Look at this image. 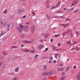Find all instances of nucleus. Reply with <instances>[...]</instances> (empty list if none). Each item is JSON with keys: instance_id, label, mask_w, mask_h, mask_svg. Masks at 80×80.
<instances>
[{"instance_id": "nucleus-1", "label": "nucleus", "mask_w": 80, "mask_h": 80, "mask_svg": "<svg viewBox=\"0 0 80 80\" xmlns=\"http://www.w3.org/2000/svg\"><path fill=\"white\" fill-rule=\"evenodd\" d=\"M55 71H50L48 72V71H46L42 74V76L43 77H45V76H51V75H53L55 73Z\"/></svg>"}, {"instance_id": "nucleus-2", "label": "nucleus", "mask_w": 80, "mask_h": 80, "mask_svg": "<svg viewBox=\"0 0 80 80\" xmlns=\"http://www.w3.org/2000/svg\"><path fill=\"white\" fill-rule=\"evenodd\" d=\"M20 29L22 30H25L26 32H28L30 31V29L28 28V26H24L23 25H21L19 26Z\"/></svg>"}, {"instance_id": "nucleus-3", "label": "nucleus", "mask_w": 80, "mask_h": 80, "mask_svg": "<svg viewBox=\"0 0 80 80\" xmlns=\"http://www.w3.org/2000/svg\"><path fill=\"white\" fill-rule=\"evenodd\" d=\"M6 27H7L8 30H9L11 28H13L14 25L13 23H11L10 24H7V23H6Z\"/></svg>"}, {"instance_id": "nucleus-4", "label": "nucleus", "mask_w": 80, "mask_h": 80, "mask_svg": "<svg viewBox=\"0 0 80 80\" xmlns=\"http://www.w3.org/2000/svg\"><path fill=\"white\" fill-rule=\"evenodd\" d=\"M0 25H3L4 27H7L6 22L3 20H0Z\"/></svg>"}, {"instance_id": "nucleus-5", "label": "nucleus", "mask_w": 80, "mask_h": 80, "mask_svg": "<svg viewBox=\"0 0 80 80\" xmlns=\"http://www.w3.org/2000/svg\"><path fill=\"white\" fill-rule=\"evenodd\" d=\"M60 3H61V1L58 2L56 6H54L52 7V9H54V8H58V7H59Z\"/></svg>"}, {"instance_id": "nucleus-6", "label": "nucleus", "mask_w": 80, "mask_h": 80, "mask_svg": "<svg viewBox=\"0 0 80 80\" xmlns=\"http://www.w3.org/2000/svg\"><path fill=\"white\" fill-rule=\"evenodd\" d=\"M35 30V26L34 25L32 26L31 29V33H33Z\"/></svg>"}, {"instance_id": "nucleus-7", "label": "nucleus", "mask_w": 80, "mask_h": 80, "mask_svg": "<svg viewBox=\"0 0 80 80\" xmlns=\"http://www.w3.org/2000/svg\"><path fill=\"white\" fill-rule=\"evenodd\" d=\"M78 3V0H74L72 2V4L70 5V7H72V6H74V5L77 4Z\"/></svg>"}, {"instance_id": "nucleus-8", "label": "nucleus", "mask_w": 80, "mask_h": 80, "mask_svg": "<svg viewBox=\"0 0 80 80\" xmlns=\"http://www.w3.org/2000/svg\"><path fill=\"white\" fill-rule=\"evenodd\" d=\"M25 9H20L18 11V13L19 14H20L21 13H22L23 12H24Z\"/></svg>"}, {"instance_id": "nucleus-9", "label": "nucleus", "mask_w": 80, "mask_h": 80, "mask_svg": "<svg viewBox=\"0 0 80 80\" xmlns=\"http://www.w3.org/2000/svg\"><path fill=\"white\" fill-rule=\"evenodd\" d=\"M77 79L78 80H80V72H78V73L77 77Z\"/></svg>"}, {"instance_id": "nucleus-10", "label": "nucleus", "mask_w": 80, "mask_h": 80, "mask_svg": "<svg viewBox=\"0 0 80 80\" xmlns=\"http://www.w3.org/2000/svg\"><path fill=\"white\" fill-rule=\"evenodd\" d=\"M65 69V68H58V72H60V71H61V72H62L63 71V70Z\"/></svg>"}, {"instance_id": "nucleus-11", "label": "nucleus", "mask_w": 80, "mask_h": 80, "mask_svg": "<svg viewBox=\"0 0 80 80\" xmlns=\"http://www.w3.org/2000/svg\"><path fill=\"white\" fill-rule=\"evenodd\" d=\"M16 29L18 30V31L19 32H20V33H22V30L20 29L19 27H16Z\"/></svg>"}, {"instance_id": "nucleus-12", "label": "nucleus", "mask_w": 80, "mask_h": 80, "mask_svg": "<svg viewBox=\"0 0 80 80\" xmlns=\"http://www.w3.org/2000/svg\"><path fill=\"white\" fill-rule=\"evenodd\" d=\"M22 52H29V50L28 49H22Z\"/></svg>"}, {"instance_id": "nucleus-13", "label": "nucleus", "mask_w": 80, "mask_h": 80, "mask_svg": "<svg viewBox=\"0 0 80 80\" xmlns=\"http://www.w3.org/2000/svg\"><path fill=\"white\" fill-rule=\"evenodd\" d=\"M54 57L56 58H59L60 55L56 53L54 55Z\"/></svg>"}, {"instance_id": "nucleus-14", "label": "nucleus", "mask_w": 80, "mask_h": 80, "mask_svg": "<svg viewBox=\"0 0 80 80\" xmlns=\"http://www.w3.org/2000/svg\"><path fill=\"white\" fill-rule=\"evenodd\" d=\"M43 45H39L38 47V49L40 50V49H42V48H43Z\"/></svg>"}, {"instance_id": "nucleus-15", "label": "nucleus", "mask_w": 80, "mask_h": 80, "mask_svg": "<svg viewBox=\"0 0 80 80\" xmlns=\"http://www.w3.org/2000/svg\"><path fill=\"white\" fill-rule=\"evenodd\" d=\"M23 42L24 43H30V41H25V40H23Z\"/></svg>"}, {"instance_id": "nucleus-16", "label": "nucleus", "mask_w": 80, "mask_h": 80, "mask_svg": "<svg viewBox=\"0 0 80 80\" xmlns=\"http://www.w3.org/2000/svg\"><path fill=\"white\" fill-rule=\"evenodd\" d=\"M47 66L44 65L43 66V70H47Z\"/></svg>"}, {"instance_id": "nucleus-17", "label": "nucleus", "mask_w": 80, "mask_h": 80, "mask_svg": "<svg viewBox=\"0 0 80 80\" xmlns=\"http://www.w3.org/2000/svg\"><path fill=\"white\" fill-rule=\"evenodd\" d=\"M67 44H68L69 45H72V43H71V41L70 40L67 42Z\"/></svg>"}, {"instance_id": "nucleus-18", "label": "nucleus", "mask_w": 80, "mask_h": 80, "mask_svg": "<svg viewBox=\"0 0 80 80\" xmlns=\"http://www.w3.org/2000/svg\"><path fill=\"white\" fill-rule=\"evenodd\" d=\"M19 68H18V67H17L15 69L14 71H15V72H18V70Z\"/></svg>"}, {"instance_id": "nucleus-19", "label": "nucleus", "mask_w": 80, "mask_h": 80, "mask_svg": "<svg viewBox=\"0 0 80 80\" xmlns=\"http://www.w3.org/2000/svg\"><path fill=\"white\" fill-rule=\"evenodd\" d=\"M46 17L48 18V20H50V18H51V17L50 16H48V14H46Z\"/></svg>"}, {"instance_id": "nucleus-20", "label": "nucleus", "mask_w": 80, "mask_h": 80, "mask_svg": "<svg viewBox=\"0 0 80 80\" xmlns=\"http://www.w3.org/2000/svg\"><path fill=\"white\" fill-rule=\"evenodd\" d=\"M70 23H68L67 24H65L64 28H66V27H68L69 26Z\"/></svg>"}, {"instance_id": "nucleus-21", "label": "nucleus", "mask_w": 80, "mask_h": 80, "mask_svg": "<svg viewBox=\"0 0 80 80\" xmlns=\"http://www.w3.org/2000/svg\"><path fill=\"white\" fill-rule=\"evenodd\" d=\"M1 34L2 35H5V34H6V32H4L3 31H2L1 32Z\"/></svg>"}, {"instance_id": "nucleus-22", "label": "nucleus", "mask_w": 80, "mask_h": 80, "mask_svg": "<svg viewBox=\"0 0 80 80\" xmlns=\"http://www.w3.org/2000/svg\"><path fill=\"white\" fill-rule=\"evenodd\" d=\"M49 2H50V1H49V0H47L46 1V5L49 4Z\"/></svg>"}, {"instance_id": "nucleus-23", "label": "nucleus", "mask_w": 80, "mask_h": 80, "mask_svg": "<svg viewBox=\"0 0 80 80\" xmlns=\"http://www.w3.org/2000/svg\"><path fill=\"white\" fill-rule=\"evenodd\" d=\"M60 12H61L62 13V11L61 10H57L56 11V12L58 13H60Z\"/></svg>"}, {"instance_id": "nucleus-24", "label": "nucleus", "mask_w": 80, "mask_h": 80, "mask_svg": "<svg viewBox=\"0 0 80 80\" xmlns=\"http://www.w3.org/2000/svg\"><path fill=\"white\" fill-rule=\"evenodd\" d=\"M18 80V77H15L12 79V80Z\"/></svg>"}, {"instance_id": "nucleus-25", "label": "nucleus", "mask_w": 80, "mask_h": 80, "mask_svg": "<svg viewBox=\"0 0 80 80\" xmlns=\"http://www.w3.org/2000/svg\"><path fill=\"white\" fill-rule=\"evenodd\" d=\"M3 62H0V67H1L2 65H3Z\"/></svg>"}, {"instance_id": "nucleus-26", "label": "nucleus", "mask_w": 80, "mask_h": 80, "mask_svg": "<svg viewBox=\"0 0 80 80\" xmlns=\"http://www.w3.org/2000/svg\"><path fill=\"white\" fill-rule=\"evenodd\" d=\"M72 30H70V29H68L67 31V32H68V33H71V32H72Z\"/></svg>"}, {"instance_id": "nucleus-27", "label": "nucleus", "mask_w": 80, "mask_h": 80, "mask_svg": "<svg viewBox=\"0 0 80 80\" xmlns=\"http://www.w3.org/2000/svg\"><path fill=\"white\" fill-rule=\"evenodd\" d=\"M74 50H80V48L78 47H76L74 48Z\"/></svg>"}, {"instance_id": "nucleus-28", "label": "nucleus", "mask_w": 80, "mask_h": 80, "mask_svg": "<svg viewBox=\"0 0 80 80\" xmlns=\"http://www.w3.org/2000/svg\"><path fill=\"white\" fill-rule=\"evenodd\" d=\"M69 68H70V67H68L67 68H66V72H67L68 70H69Z\"/></svg>"}, {"instance_id": "nucleus-29", "label": "nucleus", "mask_w": 80, "mask_h": 80, "mask_svg": "<svg viewBox=\"0 0 80 80\" xmlns=\"http://www.w3.org/2000/svg\"><path fill=\"white\" fill-rule=\"evenodd\" d=\"M55 50H57V51H60V50H61V51H62V49H55Z\"/></svg>"}, {"instance_id": "nucleus-30", "label": "nucleus", "mask_w": 80, "mask_h": 80, "mask_svg": "<svg viewBox=\"0 0 80 80\" xmlns=\"http://www.w3.org/2000/svg\"><path fill=\"white\" fill-rule=\"evenodd\" d=\"M4 13H7V9H6L5 10L3 11Z\"/></svg>"}, {"instance_id": "nucleus-31", "label": "nucleus", "mask_w": 80, "mask_h": 80, "mask_svg": "<svg viewBox=\"0 0 80 80\" xmlns=\"http://www.w3.org/2000/svg\"><path fill=\"white\" fill-rule=\"evenodd\" d=\"M18 48V47H17V46H13L12 47V48Z\"/></svg>"}, {"instance_id": "nucleus-32", "label": "nucleus", "mask_w": 80, "mask_h": 80, "mask_svg": "<svg viewBox=\"0 0 80 80\" xmlns=\"http://www.w3.org/2000/svg\"><path fill=\"white\" fill-rule=\"evenodd\" d=\"M3 54L4 55H7L8 54V53H5V51H4L3 52Z\"/></svg>"}, {"instance_id": "nucleus-33", "label": "nucleus", "mask_w": 80, "mask_h": 80, "mask_svg": "<svg viewBox=\"0 0 80 80\" xmlns=\"http://www.w3.org/2000/svg\"><path fill=\"white\" fill-rule=\"evenodd\" d=\"M67 33H68L67 32H64L63 33H62V34L63 35H65L67 34Z\"/></svg>"}, {"instance_id": "nucleus-34", "label": "nucleus", "mask_w": 80, "mask_h": 80, "mask_svg": "<svg viewBox=\"0 0 80 80\" xmlns=\"http://www.w3.org/2000/svg\"><path fill=\"white\" fill-rule=\"evenodd\" d=\"M46 7H47V8H50V6H49V4H46Z\"/></svg>"}, {"instance_id": "nucleus-35", "label": "nucleus", "mask_w": 80, "mask_h": 80, "mask_svg": "<svg viewBox=\"0 0 80 80\" xmlns=\"http://www.w3.org/2000/svg\"><path fill=\"white\" fill-rule=\"evenodd\" d=\"M58 37H60V34H56L55 35V37L57 38Z\"/></svg>"}, {"instance_id": "nucleus-36", "label": "nucleus", "mask_w": 80, "mask_h": 80, "mask_svg": "<svg viewBox=\"0 0 80 80\" xmlns=\"http://www.w3.org/2000/svg\"><path fill=\"white\" fill-rule=\"evenodd\" d=\"M3 57H0V60L1 61L3 60Z\"/></svg>"}, {"instance_id": "nucleus-37", "label": "nucleus", "mask_w": 80, "mask_h": 80, "mask_svg": "<svg viewBox=\"0 0 80 80\" xmlns=\"http://www.w3.org/2000/svg\"><path fill=\"white\" fill-rule=\"evenodd\" d=\"M73 33L72 32H71L70 34V37H73Z\"/></svg>"}, {"instance_id": "nucleus-38", "label": "nucleus", "mask_w": 80, "mask_h": 80, "mask_svg": "<svg viewBox=\"0 0 80 80\" xmlns=\"http://www.w3.org/2000/svg\"><path fill=\"white\" fill-rule=\"evenodd\" d=\"M34 52H35V50H32L31 51V53H34Z\"/></svg>"}, {"instance_id": "nucleus-39", "label": "nucleus", "mask_w": 80, "mask_h": 80, "mask_svg": "<svg viewBox=\"0 0 80 80\" xmlns=\"http://www.w3.org/2000/svg\"><path fill=\"white\" fill-rule=\"evenodd\" d=\"M38 57V55H36L34 56V58H37V57Z\"/></svg>"}, {"instance_id": "nucleus-40", "label": "nucleus", "mask_w": 80, "mask_h": 80, "mask_svg": "<svg viewBox=\"0 0 80 80\" xmlns=\"http://www.w3.org/2000/svg\"><path fill=\"white\" fill-rule=\"evenodd\" d=\"M21 37L22 38H23L25 37L24 35H21Z\"/></svg>"}, {"instance_id": "nucleus-41", "label": "nucleus", "mask_w": 80, "mask_h": 80, "mask_svg": "<svg viewBox=\"0 0 80 80\" xmlns=\"http://www.w3.org/2000/svg\"><path fill=\"white\" fill-rule=\"evenodd\" d=\"M76 10H77V12L78 13V12H80V9H77Z\"/></svg>"}, {"instance_id": "nucleus-42", "label": "nucleus", "mask_w": 80, "mask_h": 80, "mask_svg": "<svg viewBox=\"0 0 80 80\" xmlns=\"http://www.w3.org/2000/svg\"><path fill=\"white\" fill-rule=\"evenodd\" d=\"M53 57H50V60H53Z\"/></svg>"}, {"instance_id": "nucleus-43", "label": "nucleus", "mask_w": 80, "mask_h": 80, "mask_svg": "<svg viewBox=\"0 0 80 80\" xmlns=\"http://www.w3.org/2000/svg\"><path fill=\"white\" fill-rule=\"evenodd\" d=\"M66 20H68V21H71V19H69L68 18H67L66 19Z\"/></svg>"}, {"instance_id": "nucleus-44", "label": "nucleus", "mask_w": 80, "mask_h": 80, "mask_svg": "<svg viewBox=\"0 0 80 80\" xmlns=\"http://www.w3.org/2000/svg\"><path fill=\"white\" fill-rule=\"evenodd\" d=\"M62 79H63V80H65V78H66V77H62Z\"/></svg>"}, {"instance_id": "nucleus-45", "label": "nucleus", "mask_w": 80, "mask_h": 80, "mask_svg": "<svg viewBox=\"0 0 80 80\" xmlns=\"http://www.w3.org/2000/svg\"><path fill=\"white\" fill-rule=\"evenodd\" d=\"M76 43H77V42L75 41L73 43V44H72V45H75V44H76Z\"/></svg>"}, {"instance_id": "nucleus-46", "label": "nucleus", "mask_w": 80, "mask_h": 80, "mask_svg": "<svg viewBox=\"0 0 80 80\" xmlns=\"http://www.w3.org/2000/svg\"><path fill=\"white\" fill-rule=\"evenodd\" d=\"M60 18H65V17L63 16H60Z\"/></svg>"}, {"instance_id": "nucleus-47", "label": "nucleus", "mask_w": 80, "mask_h": 80, "mask_svg": "<svg viewBox=\"0 0 80 80\" xmlns=\"http://www.w3.org/2000/svg\"><path fill=\"white\" fill-rule=\"evenodd\" d=\"M62 77H60V78H59V80H62Z\"/></svg>"}, {"instance_id": "nucleus-48", "label": "nucleus", "mask_w": 80, "mask_h": 80, "mask_svg": "<svg viewBox=\"0 0 80 80\" xmlns=\"http://www.w3.org/2000/svg\"><path fill=\"white\" fill-rule=\"evenodd\" d=\"M79 35H80L79 33V34H76L77 37H78V36H79Z\"/></svg>"}, {"instance_id": "nucleus-49", "label": "nucleus", "mask_w": 80, "mask_h": 80, "mask_svg": "<svg viewBox=\"0 0 80 80\" xmlns=\"http://www.w3.org/2000/svg\"><path fill=\"white\" fill-rule=\"evenodd\" d=\"M70 9V11H72L73 10H74V8H71Z\"/></svg>"}, {"instance_id": "nucleus-50", "label": "nucleus", "mask_w": 80, "mask_h": 80, "mask_svg": "<svg viewBox=\"0 0 80 80\" xmlns=\"http://www.w3.org/2000/svg\"><path fill=\"white\" fill-rule=\"evenodd\" d=\"M74 13H78L77 11V9L75 10L74 11Z\"/></svg>"}, {"instance_id": "nucleus-51", "label": "nucleus", "mask_w": 80, "mask_h": 80, "mask_svg": "<svg viewBox=\"0 0 80 80\" xmlns=\"http://www.w3.org/2000/svg\"><path fill=\"white\" fill-rule=\"evenodd\" d=\"M26 18V16H24L22 17L23 18Z\"/></svg>"}, {"instance_id": "nucleus-52", "label": "nucleus", "mask_w": 80, "mask_h": 80, "mask_svg": "<svg viewBox=\"0 0 80 80\" xmlns=\"http://www.w3.org/2000/svg\"><path fill=\"white\" fill-rule=\"evenodd\" d=\"M52 49H53V50H55V47H54V46L52 47Z\"/></svg>"}, {"instance_id": "nucleus-53", "label": "nucleus", "mask_w": 80, "mask_h": 80, "mask_svg": "<svg viewBox=\"0 0 80 80\" xmlns=\"http://www.w3.org/2000/svg\"><path fill=\"white\" fill-rule=\"evenodd\" d=\"M60 25H62V26H63L64 27H65V24H61Z\"/></svg>"}, {"instance_id": "nucleus-54", "label": "nucleus", "mask_w": 80, "mask_h": 80, "mask_svg": "<svg viewBox=\"0 0 80 80\" xmlns=\"http://www.w3.org/2000/svg\"><path fill=\"white\" fill-rule=\"evenodd\" d=\"M79 33V32H78V31H77L76 32V35H77V34H78Z\"/></svg>"}, {"instance_id": "nucleus-55", "label": "nucleus", "mask_w": 80, "mask_h": 80, "mask_svg": "<svg viewBox=\"0 0 80 80\" xmlns=\"http://www.w3.org/2000/svg\"><path fill=\"white\" fill-rule=\"evenodd\" d=\"M20 1H21V2H23V1H26L27 0H19Z\"/></svg>"}, {"instance_id": "nucleus-56", "label": "nucleus", "mask_w": 80, "mask_h": 80, "mask_svg": "<svg viewBox=\"0 0 80 80\" xmlns=\"http://www.w3.org/2000/svg\"><path fill=\"white\" fill-rule=\"evenodd\" d=\"M48 48H46L45 49V51H48Z\"/></svg>"}, {"instance_id": "nucleus-57", "label": "nucleus", "mask_w": 80, "mask_h": 80, "mask_svg": "<svg viewBox=\"0 0 80 80\" xmlns=\"http://www.w3.org/2000/svg\"><path fill=\"white\" fill-rule=\"evenodd\" d=\"M8 75H13V73H10L9 74H8Z\"/></svg>"}, {"instance_id": "nucleus-58", "label": "nucleus", "mask_w": 80, "mask_h": 80, "mask_svg": "<svg viewBox=\"0 0 80 80\" xmlns=\"http://www.w3.org/2000/svg\"><path fill=\"white\" fill-rule=\"evenodd\" d=\"M53 62V63H56V62H57V61L55 60H54Z\"/></svg>"}, {"instance_id": "nucleus-59", "label": "nucleus", "mask_w": 80, "mask_h": 80, "mask_svg": "<svg viewBox=\"0 0 80 80\" xmlns=\"http://www.w3.org/2000/svg\"><path fill=\"white\" fill-rule=\"evenodd\" d=\"M51 42H53V39H51L50 40Z\"/></svg>"}, {"instance_id": "nucleus-60", "label": "nucleus", "mask_w": 80, "mask_h": 80, "mask_svg": "<svg viewBox=\"0 0 80 80\" xmlns=\"http://www.w3.org/2000/svg\"><path fill=\"white\" fill-rule=\"evenodd\" d=\"M73 68H74V69L76 68V66H74L73 67Z\"/></svg>"}, {"instance_id": "nucleus-61", "label": "nucleus", "mask_w": 80, "mask_h": 80, "mask_svg": "<svg viewBox=\"0 0 80 80\" xmlns=\"http://www.w3.org/2000/svg\"><path fill=\"white\" fill-rule=\"evenodd\" d=\"M26 24H28V25H29V23L28 22H26Z\"/></svg>"}, {"instance_id": "nucleus-62", "label": "nucleus", "mask_w": 80, "mask_h": 80, "mask_svg": "<svg viewBox=\"0 0 80 80\" xmlns=\"http://www.w3.org/2000/svg\"><path fill=\"white\" fill-rule=\"evenodd\" d=\"M70 9H68V12H70Z\"/></svg>"}, {"instance_id": "nucleus-63", "label": "nucleus", "mask_w": 80, "mask_h": 80, "mask_svg": "<svg viewBox=\"0 0 80 80\" xmlns=\"http://www.w3.org/2000/svg\"><path fill=\"white\" fill-rule=\"evenodd\" d=\"M60 65L61 67H63V64H62V63H61Z\"/></svg>"}, {"instance_id": "nucleus-64", "label": "nucleus", "mask_w": 80, "mask_h": 80, "mask_svg": "<svg viewBox=\"0 0 80 80\" xmlns=\"http://www.w3.org/2000/svg\"><path fill=\"white\" fill-rule=\"evenodd\" d=\"M23 46H24L23 44H22V45H21V47H23Z\"/></svg>"}]
</instances>
